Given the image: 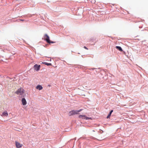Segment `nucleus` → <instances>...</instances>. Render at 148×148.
I'll list each match as a JSON object with an SVG mask.
<instances>
[{"label":"nucleus","instance_id":"obj_5","mask_svg":"<svg viewBox=\"0 0 148 148\" xmlns=\"http://www.w3.org/2000/svg\"><path fill=\"white\" fill-rule=\"evenodd\" d=\"M79 118L83 119L88 120L91 119L90 118H89L86 116L85 115H80L78 116Z\"/></svg>","mask_w":148,"mask_h":148},{"label":"nucleus","instance_id":"obj_3","mask_svg":"<svg viewBox=\"0 0 148 148\" xmlns=\"http://www.w3.org/2000/svg\"><path fill=\"white\" fill-rule=\"evenodd\" d=\"M78 112L77 110H73L70 111L69 113V116H71L75 114H78Z\"/></svg>","mask_w":148,"mask_h":148},{"label":"nucleus","instance_id":"obj_8","mask_svg":"<svg viewBox=\"0 0 148 148\" xmlns=\"http://www.w3.org/2000/svg\"><path fill=\"white\" fill-rule=\"evenodd\" d=\"M8 115V113L7 112V111H5L2 114V116H7Z\"/></svg>","mask_w":148,"mask_h":148},{"label":"nucleus","instance_id":"obj_13","mask_svg":"<svg viewBox=\"0 0 148 148\" xmlns=\"http://www.w3.org/2000/svg\"><path fill=\"white\" fill-rule=\"evenodd\" d=\"M82 110V109H80L79 110H77V111L78 112V113L79 112H80Z\"/></svg>","mask_w":148,"mask_h":148},{"label":"nucleus","instance_id":"obj_12","mask_svg":"<svg viewBox=\"0 0 148 148\" xmlns=\"http://www.w3.org/2000/svg\"><path fill=\"white\" fill-rule=\"evenodd\" d=\"M42 63H43V64H44L47 66H51L52 65L51 64V63H47L46 62H42Z\"/></svg>","mask_w":148,"mask_h":148},{"label":"nucleus","instance_id":"obj_10","mask_svg":"<svg viewBox=\"0 0 148 148\" xmlns=\"http://www.w3.org/2000/svg\"><path fill=\"white\" fill-rule=\"evenodd\" d=\"M116 48L117 49H118L119 51H123V50L120 47H119V46H116Z\"/></svg>","mask_w":148,"mask_h":148},{"label":"nucleus","instance_id":"obj_4","mask_svg":"<svg viewBox=\"0 0 148 148\" xmlns=\"http://www.w3.org/2000/svg\"><path fill=\"white\" fill-rule=\"evenodd\" d=\"M40 65H38L37 64H35L33 67L34 70L36 71H39L40 69Z\"/></svg>","mask_w":148,"mask_h":148},{"label":"nucleus","instance_id":"obj_9","mask_svg":"<svg viewBox=\"0 0 148 148\" xmlns=\"http://www.w3.org/2000/svg\"><path fill=\"white\" fill-rule=\"evenodd\" d=\"M36 88L39 90H41L42 89V87L40 85H38L36 86Z\"/></svg>","mask_w":148,"mask_h":148},{"label":"nucleus","instance_id":"obj_15","mask_svg":"<svg viewBox=\"0 0 148 148\" xmlns=\"http://www.w3.org/2000/svg\"><path fill=\"white\" fill-rule=\"evenodd\" d=\"M20 20L21 21H24V20H22V19H21V20Z\"/></svg>","mask_w":148,"mask_h":148},{"label":"nucleus","instance_id":"obj_1","mask_svg":"<svg viewBox=\"0 0 148 148\" xmlns=\"http://www.w3.org/2000/svg\"><path fill=\"white\" fill-rule=\"evenodd\" d=\"M18 95H21L22 97H23L25 94L23 89L22 88H19L15 92Z\"/></svg>","mask_w":148,"mask_h":148},{"label":"nucleus","instance_id":"obj_2","mask_svg":"<svg viewBox=\"0 0 148 148\" xmlns=\"http://www.w3.org/2000/svg\"><path fill=\"white\" fill-rule=\"evenodd\" d=\"M44 38H45V40L47 42L49 43V44L50 43H55V42L53 41H51L49 40V36L47 34H45L44 36Z\"/></svg>","mask_w":148,"mask_h":148},{"label":"nucleus","instance_id":"obj_6","mask_svg":"<svg viewBox=\"0 0 148 148\" xmlns=\"http://www.w3.org/2000/svg\"><path fill=\"white\" fill-rule=\"evenodd\" d=\"M15 144L16 147L17 148H20L23 145L22 144L20 143L19 142L17 141H15Z\"/></svg>","mask_w":148,"mask_h":148},{"label":"nucleus","instance_id":"obj_7","mask_svg":"<svg viewBox=\"0 0 148 148\" xmlns=\"http://www.w3.org/2000/svg\"><path fill=\"white\" fill-rule=\"evenodd\" d=\"M22 102L23 105H25L27 104V101L25 98H23L22 99Z\"/></svg>","mask_w":148,"mask_h":148},{"label":"nucleus","instance_id":"obj_11","mask_svg":"<svg viewBox=\"0 0 148 148\" xmlns=\"http://www.w3.org/2000/svg\"><path fill=\"white\" fill-rule=\"evenodd\" d=\"M113 112V110H112L110 111L109 114L107 116V119L109 118H110V116L111 115V114L112 112Z\"/></svg>","mask_w":148,"mask_h":148},{"label":"nucleus","instance_id":"obj_14","mask_svg":"<svg viewBox=\"0 0 148 148\" xmlns=\"http://www.w3.org/2000/svg\"><path fill=\"white\" fill-rule=\"evenodd\" d=\"M84 48L86 49H88L85 46H84Z\"/></svg>","mask_w":148,"mask_h":148}]
</instances>
